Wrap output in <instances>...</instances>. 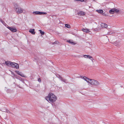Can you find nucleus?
Segmentation results:
<instances>
[{
    "instance_id": "1",
    "label": "nucleus",
    "mask_w": 124,
    "mask_h": 124,
    "mask_svg": "<svg viewBox=\"0 0 124 124\" xmlns=\"http://www.w3.org/2000/svg\"><path fill=\"white\" fill-rule=\"evenodd\" d=\"M45 99L49 102L54 103L56 101L57 98L54 94L50 93L47 96L45 97Z\"/></svg>"
},
{
    "instance_id": "2",
    "label": "nucleus",
    "mask_w": 124,
    "mask_h": 124,
    "mask_svg": "<svg viewBox=\"0 0 124 124\" xmlns=\"http://www.w3.org/2000/svg\"><path fill=\"white\" fill-rule=\"evenodd\" d=\"M82 78L86 81L87 83L92 85L98 86L100 84L99 82L96 80L91 79L85 77H82Z\"/></svg>"
},
{
    "instance_id": "3",
    "label": "nucleus",
    "mask_w": 124,
    "mask_h": 124,
    "mask_svg": "<svg viewBox=\"0 0 124 124\" xmlns=\"http://www.w3.org/2000/svg\"><path fill=\"white\" fill-rule=\"evenodd\" d=\"M14 9L16 13L18 14H21L23 12V9L17 5L16 4L14 8Z\"/></svg>"
},
{
    "instance_id": "4",
    "label": "nucleus",
    "mask_w": 124,
    "mask_h": 124,
    "mask_svg": "<svg viewBox=\"0 0 124 124\" xmlns=\"http://www.w3.org/2000/svg\"><path fill=\"white\" fill-rule=\"evenodd\" d=\"M33 14L34 15H44V14H46L47 13L46 12H40L39 11H35L33 12Z\"/></svg>"
},
{
    "instance_id": "5",
    "label": "nucleus",
    "mask_w": 124,
    "mask_h": 124,
    "mask_svg": "<svg viewBox=\"0 0 124 124\" xmlns=\"http://www.w3.org/2000/svg\"><path fill=\"white\" fill-rule=\"evenodd\" d=\"M11 63V66H12V67L15 68L17 69H19V66L18 64L12 62Z\"/></svg>"
},
{
    "instance_id": "6",
    "label": "nucleus",
    "mask_w": 124,
    "mask_h": 124,
    "mask_svg": "<svg viewBox=\"0 0 124 124\" xmlns=\"http://www.w3.org/2000/svg\"><path fill=\"white\" fill-rule=\"evenodd\" d=\"M8 28L11 31L13 32H16L17 31V30L15 28L12 27H8Z\"/></svg>"
},
{
    "instance_id": "7",
    "label": "nucleus",
    "mask_w": 124,
    "mask_h": 124,
    "mask_svg": "<svg viewBox=\"0 0 124 124\" xmlns=\"http://www.w3.org/2000/svg\"><path fill=\"white\" fill-rule=\"evenodd\" d=\"M83 57L85 58H89L93 62V61L92 60V59H93V58L91 56L88 55H83Z\"/></svg>"
},
{
    "instance_id": "8",
    "label": "nucleus",
    "mask_w": 124,
    "mask_h": 124,
    "mask_svg": "<svg viewBox=\"0 0 124 124\" xmlns=\"http://www.w3.org/2000/svg\"><path fill=\"white\" fill-rule=\"evenodd\" d=\"M86 13L85 12L83 11H79L78 12V14L79 16H84L85 15Z\"/></svg>"
},
{
    "instance_id": "9",
    "label": "nucleus",
    "mask_w": 124,
    "mask_h": 124,
    "mask_svg": "<svg viewBox=\"0 0 124 124\" xmlns=\"http://www.w3.org/2000/svg\"><path fill=\"white\" fill-rule=\"evenodd\" d=\"M15 72L18 75H20L22 77H25L24 75L21 72H19V71L17 70L15 71Z\"/></svg>"
},
{
    "instance_id": "10",
    "label": "nucleus",
    "mask_w": 124,
    "mask_h": 124,
    "mask_svg": "<svg viewBox=\"0 0 124 124\" xmlns=\"http://www.w3.org/2000/svg\"><path fill=\"white\" fill-rule=\"evenodd\" d=\"M101 27L102 28H106L108 27V25L104 23H102L101 24Z\"/></svg>"
},
{
    "instance_id": "11",
    "label": "nucleus",
    "mask_w": 124,
    "mask_h": 124,
    "mask_svg": "<svg viewBox=\"0 0 124 124\" xmlns=\"http://www.w3.org/2000/svg\"><path fill=\"white\" fill-rule=\"evenodd\" d=\"M34 31L35 29H30L29 30V32L33 34H35V32Z\"/></svg>"
},
{
    "instance_id": "12",
    "label": "nucleus",
    "mask_w": 124,
    "mask_h": 124,
    "mask_svg": "<svg viewBox=\"0 0 124 124\" xmlns=\"http://www.w3.org/2000/svg\"><path fill=\"white\" fill-rule=\"evenodd\" d=\"M82 31L86 33H89L90 32L89 29H83L82 30Z\"/></svg>"
},
{
    "instance_id": "13",
    "label": "nucleus",
    "mask_w": 124,
    "mask_h": 124,
    "mask_svg": "<svg viewBox=\"0 0 124 124\" xmlns=\"http://www.w3.org/2000/svg\"><path fill=\"white\" fill-rule=\"evenodd\" d=\"M12 62L9 61H7L5 62V63L6 65L8 66H9L11 65Z\"/></svg>"
},
{
    "instance_id": "14",
    "label": "nucleus",
    "mask_w": 124,
    "mask_h": 124,
    "mask_svg": "<svg viewBox=\"0 0 124 124\" xmlns=\"http://www.w3.org/2000/svg\"><path fill=\"white\" fill-rule=\"evenodd\" d=\"M96 11L98 13L101 14H102L104 12L103 11L102 9L96 10Z\"/></svg>"
},
{
    "instance_id": "15",
    "label": "nucleus",
    "mask_w": 124,
    "mask_h": 124,
    "mask_svg": "<svg viewBox=\"0 0 124 124\" xmlns=\"http://www.w3.org/2000/svg\"><path fill=\"white\" fill-rule=\"evenodd\" d=\"M114 8H113L111 10H110L109 11V12L110 14H114Z\"/></svg>"
},
{
    "instance_id": "16",
    "label": "nucleus",
    "mask_w": 124,
    "mask_h": 124,
    "mask_svg": "<svg viewBox=\"0 0 124 124\" xmlns=\"http://www.w3.org/2000/svg\"><path fill=\"white\" fill-rule=\"evenodd\" d=\"M65 27L68 28H70V26L69 24H65Z\"/></svg>"
},
{
    "instance_id": "17",
    "label": "nucleus",
    "mask_w": 124,
    "mask_h": 124,
    "mask_svg": "<svg viewBox=\"0 0 124 124\" xmlns=\"http://www.w3.org/2000/svg\"><path fill=\"white\" fill-rule=\"evenodd\" d=\"M114 33V32H112L111 31H109L108 32L107 34L108 35H111V34H113Z\"/></svg>"
},
{
    "instance_id": "18",
    "label": "nucleus",
    "mask_w": 124,
    "mask_h": 124,
    "mask_svg": "<svg viewBox=\"0 0 124 124\" xmlns=\"http://www.w3.org/2000/svg\"><path fill=\"white\" fill-rule=\"evenodd\" d=\"M115 12L116 13H118L119 11V10L118 9L114 8Z\"/></svg>"
},
{
    "instance_id": "19",
    "label": "nucleus",
    "mask_w": 124,
    "mask_h": 124,
    "mask_svg": "<svg viewBox=\"0 0 124 124\" xmlns=\"http://www.w3.org/2000/svg\"><path fill=\"white\" fill-rule=\"evenodd\" d=\"M39 31H40V33L42 34V35H44L45 33L44 31H42L41 30H39Z\"/></svg>"
},
{
    "instance_id": "20",
    "label": "nucleus",
    "mask_w": 124,
    "mask_h": 124,
    "mask_svg": "<svg viewBox=\"0 0 124 124\" xmlns=\"http://www.w3.org/2000/svg\"><path fill=\"white\" fill-rule=\"evenodd\" d=\"M70 44L72 45H75L76 44V43L75 42H74L72 40V41H71V42Z\"/></svg>"
},
{
    "instance_id": "21",
    "label": "nucleus",
    "mask_w": 124,
    "mask_h": 124,
    "mask_svg": "<svg viewBox=\"0 0 124 124\" xmlns=\"http://www.w3.org/2000/svg\"><path fill=\"white\" fill-rule=\"evenodd\" d=\"M102 15L103 16H108V15L106 14L105 13H103L102 14Z\"/></svg>"
},
{
    "instance_id": "22",
    "label": "nucleus",
    "mask_w": 124,
    "mask_h": 124,
    "mask_svg": "<svg viewBox=\"0 0 124 124\" xmlns=\"http://www.w3.org/2000/svg\"><path fill=\"white\" fill-rule=\"evenodd\" d=\"M72 40H67V42H68L70 43L71 41H72Z\"/></svg>"
},
{
    "instance_id": "23",
    "label": "nucleus",
    "mask_w": 124,
    "mask_h": 124,
    "mask_svg": "<svg viewBox=\"0 0 124 124\" xmlns=\"http://www.w3.org/2000/svg\"><path fill=\"white\" fill-rule=\"evenodd\" d=\"M80 1L81 2H83L84 1V0H74V1Z\"/></svg>"
},
{
    "instance_id": "24",
    "label": "nucleus",
    "mask_w": 124,
    "mask_h": 124,
    "mask_svg": "<svg viewBox=\"0 0 124 124\" xmlns=\"http://www.w3.org/2000/svg\"><path fill=\"white\" fill-rule=\"evenodd\" d=\"M0 21L3 24V23L4 22L3 21L0 19Z\"/></svg>"
},
{
    "instance_id": "25",
    "label": "nucleus",
    "mask_w": 124,
    "mask_h": 124,
    "mask_svg": "<svg viewBox=\"0 0 124 124\" xmlns=\"http://www.w3.org/2000/svg\"><path fill=\"white\" fill-rule=\"evenodd\" d=\"M38 80L39 81V82H41V80L40 79V78H39L38 79Z\"/></svg>"
},
{
    "instance_id": "26",
    "label": "nucleus",
    "mask_w": 124,
    "mask_h": 124,
    "mask_svg": "<svg viewBox=\"0 0 124 124\" xmlns=\"http://www.w3.org/2000/svg\"><path fill=\"white\" fill-rule=\"evenodd\" d=\"M58 41H55V42H54V43H53V44H54V43L57 44V43H58Z\"/></svg>"
},
{
    "instance_id": "27",
    "label": "nucleus",
    "mask_w": 124,
    "mask_h": 124,
    "mask_svg": "<svg viewBox=\"0 0 124 124\" xmlns=\"http://www.w3.org/2000/svg\"><path fill=\"white\" fill-rule=\"evenodd\" d=\"M6 112L8 113H10V112L9 110H7Z\"/></svg>"
},
{
    "instance_id": "28",
    "label": "nucleus",
    "mask_w": 124,
    "mask_h": 124,
    "mask_svg": "<svg viewBox=\"0 0 124 124\" xmlns=\"http://www.w3.org/2000/svg\"><path fill=\"white\" fill-rule=\"evenodd\" d=\"M114 44L115 45L117 46L116 44L115 43Z\"/></svg>"
}]
</instances>
